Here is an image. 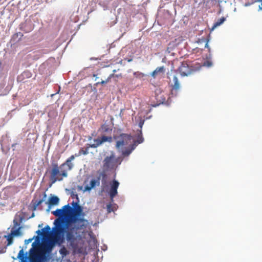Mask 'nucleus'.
I'll list each match as a JSON object with an SVG mask.
<instances>
[{"label":"nucleus","mask_w":262,"mask_h":262,"mask_svg":"<svg viewBox=\"0 0 262 262\" xmlns=\"http://www.w3.org/2000/svg\"><path fill=\"white\" fill-rule=\"evenodd\" d=\"M67 250L64 248L61 249L60 250V254L63 255H66L67 254Z\"/></svg>","instance_id":"28"},{"label":"nucleus","mask_w":262,"mask_h":262,"mask_svg":"<svg viewBox=\"0 0 262 262\" xmlns=\"http://www.w3.org/2000/svg\"><path fill=\"white\" fill-rule=\"evenodd\" d=\"M134 75L135 76H136V77H143L144 76V74H143L142 73H140V72H135L134 73Z\"/></svg>","instance_id":"27"},{"label":"nucleus","mask_w":262,"mask_h":262,"mask_svg":"<svg viewBox=\"0 0 262 262\" xmlns=\"http://www.w3.org/2000/svg\"><path fill=\"white\" fill-rule=\"evenodd\" d=\"M155 70L158 73H164L165 72V68L163 66L157 68Z\"/></svg>","instance_id":"23"},{"label":"nucleus","mask_w":262,"mask_h":262,"mask_svg":"<svg viewBox=\"0 0 262 262\" xmlns=\"http://www.w3.org/2000/svg\"><path fill=\"white\" fill-rule=\"evenodd\" d=\"M114 77L118 78V77H121V74H119V75H118V74L115 75V74H114V76H113V77Z\"/></svg>","instance_id":"34"},{"label":"nucleus","mask_w":262,"mask_h":262,"mask_svg":"<svg viewBox=\"0 0 262 262\" xmlns=\"http://www.w3.org/2000/svg\"><path fill=\"white\" fill-rule=\"evenodd\" d=\"M46 196H47L46 194L45 193H44V194H43V198H46Z\"/></svg>","instance_id":"37"},{"label":"nucleus","mask_w":262,"mask_h":262,"mask_svg":"<svg viewBox=\"0 0 262 262\" xmlns=\"http://www.w3.org/2000/svg\"><path fill=\"white\" fill-rule=\"evenodd\" d=\"M89 149L86 148L85 150H83V149H81L80 150V154H82L84 155H87L88 153H89V151H88Z\"/></svg>","instance_id":"26"},{"label":"nucleus","mask_w":262,"mask_h":262,"mask_svg":"<svg viewBox=\"0 0 262 262\" xmlns=\"http://www.w3.org/2000/svg\"><path fill=\"white\" fill-rule=\"evenodd\" d=\"M6 247H0V254L5 253L6 251Z\"/></svg>","instance_id":"29"},{"label":"nucleus","mask_w":262,"mask_h":262,"mask_svg":"<svg viewBox=\"0 0 262 262\" xmlns=\"http://www.w3.org/2000/svg\"><path fill=\"white\" fill-rule=\"evenodd\" d=\"M112 141V137H107L105 136H102L100 138H98L97 139L94 140L95 142H98L100 145L101 144H102L104 142H111Z\"/></svg>","instance_id":"15"},{"label":"nucleus","mask_w":262,"mask_h":262,"mask_svg":"<svg viewBox=\"0 0 262 262\" xmlns=\"http://www.w3.org/2000/svg\"><path fill=\"white\" fill-rule=\"evenodd\" d=\"M105 177V174L103 172H100L99 176L96 179H93L91 180L90 185H87L84 186V191H90L92 189L94 188L95 186H99L100 184L101 177Z\"/></svg>","instance_id":"8"},{"label":"nucleus","mask_w":262,"mask_h":262,"mask_svg":"<svg viewBox=\"0 0 262 262\" xmlns=\"http://www.w3.org/2000/svg\"><path fill=\"white\" fill-rule=\"evenodd\" d=\"M179 71L181 76H185L192 73L194 70L192 66H190L187 62H183L179 67Z\"/></svg>","instance_id":"10"},{"label":"nucleus","mask_w":262,"mask_h":262,"mask_svg":"<svg viewBox=\"0 0 262 262\" xmlns=\"http://www.w3.org/2000/svg\"><path fill=\"white\" fill-rule=\"evenodd\" d=\"M160 90H157L156 91V94H157V92H160ZM156 99L160 102H163L164 101H165L166 100V99L163 96H159L157 94H156Z\"/></svg>","instance_id":"20"},{"label":"nucleus","mask_w":262,"mask_h":262,"mask_svg":"<svg viewBox=\"0 0 262 262\" xmlns=\"http://www.w3.org/2000/svg\"><path fill=\"white\" fill-rule=\"evenodd\" d=\"M14 236H13L11 233H10L9 235L7 236H5V237L7 238L8 243L7 246H9L13 243V237Z\"/></svg>","instance_id":"21"},{"label":"nucleus","mask_w":262,"mask_h":262,"mask_svg":"<svg viewBox=\"0 0 262 262\" xmlns=\"http://www.w3.org/2000/svg\"><path fill=\"white\" fill-rule=\"evenodd\" d=\"M36 233L38 235H42L43 238L47 237L51 234V228L49 226L47 225L43 229H42V231L38 230L36 231Z\"/></svg>","instance_id":"14"},{"label":"nucleus","mask_w":262,"mask_h":262,"mask_svg":"<svg viewBox=\"0 0 262 262\" xmlns=\"http://www.w3.org/2000/svg\"><path fill=\"white\" fill-rule=\"evenodd\" d=\"M17 216H15V219L13 220V227L11 231V234L15 236L20 235L21 234L20 232V227H19V223L18 220L16 219Z\"/></svg>","instance_id":"12"},{"label":"nucleus","mask_w":262,"mask_h":262,"mask_svg":"<svg viewBox=\"0 0 262 262\" xmlns=\"http://www.w3.org/2000/svg\"><path fill=\"white\" fill-rule=\"evenodd\" d=\"M27 73V72H24V74H26Z\"/></svg>","instance_id":"40"},{"label":"nucleus","mask_w":262,"mask_h":262,"mask_svg":"<svg viewBox=\"0 0 262 262\" xmlns=\"http://www.w3.org/2000/svg\"><path fill=\"white\" fill-rule=\"evenodd\" d=\"M72 211V208L69 205H64L61 209H57L53 211L52 213L56 216L61 217L62 216H67Z\"/></svg>","instance_id":"9"},{"label":"nucleus","mask_w":262,"mask_h":262,"mask_svg":"<svg viewBox=\"0 0 262 262\" xmlns=\"http://www.w3.org/2000/svg\"><path fill=\"white\" fill-rule=\"evenodd\" d=\"M35 237H36V236H33L32 238H29L28 239L25 240V243L26 244H28L31 243L33 239L35 238Z\"/></svg>","instance_id":"31"},{"label":"nucleus","mask_w":262,"mask_h":262,"mask_svg":"<svg viewBox=\"0 0 262 262\" xmlns=\"http://www.w3.org/2000/svg\"><path fill=\"white\" fill-rule=\"evenodd\" d=\"M158 74V73L156 72V71L155 70L151 74V75L154 77L155 78L156 75Z\"/></svg>","instance_id":"33"},{"label":"nucleus","mask_w":262,"mask_h":262,"mask_svg":"<svg viewBox=\"0 0 262 262\" xmlns=\"http://www.w3.org/2000/svg\"><path fill=\"white\" fill-rule=\"evenodd\" d=\"M225 17H222L214 23L211 29L214 30L215 28L220 26L225 21Z\"/></svg>","instance_id":"17"},{"label":"nucleus","mask_w":262,"mask_h":262,"mask_svg":"<svg viewBox=\"0 0 262 262\" xmlns=\"http://www.w3.org/2000/svg\"><path fill=\"white\" fill-rule=\"evenodd\" d=\"M34 216V213H33V214H32V215H31V217H33Z\"/></svg>","instance_id":"39"},{"label":"nucleus","mask_w":262,"mask_h":262,"mask_svg":"<svg viewBox=\"0 0 262 262\" xmlns=\"http://www.w3.org/2000/svg\"><path fill=\"white\" fill-rule=\"evenodd\" d=\"M52 168L50 171V180L52 183L56 181H61L64 177H67L68 173L66 170H59L60 167L57 163H54L52 165Z\"/></svg>","instance_id":"6"},{"label":"nucleus","mask_w":262,"mask_h":262,"mask_svg":"<svg viewBox=\"0 0 262 262\" xmlns=\"http://www.w3.org/2000/svg\"><path fill=\"white\" fill-rule=\"evenodd\" d=\"M114 76V74H111L109 75V76L107 77V78L105 80H102L101 81L97 82L95 84V85H98V84L103 85L104 84H105V83L110 82L111 81V78H113Z\"/></svg>","instance_id":"19"},{"label":"nucleus","mask_w":262,"mask_h":262,"mask_svg":"<svg viewBox=\"0 0 262 262\" xmlns=\"http://www.w3.org/2000/svg\"><path fill=\"white\" fill-rule=\"evenodd\" d=\"M74 204H77V203H74V202L73 203V205H74Z\"/></svg>","instance_id":"41"},{"label":"nucleus","mask_w":262,"mask_h":262,"mask_svg":"<svg viewBox=\"0 0 262 262\" xmlns=\"http://www.w3.org/2000/svg\"><path fill=\"white\" fill-rule=\"evenodd\" d=\"M122 160L120 158H115V154L113 151L110 156L105 157L103 161V169L104 171H108L114 169L118 164H120Z\"/></svg>","instance_id":"5"},{"label":"nucleus","mask_w":262,"mask_h":262,"mask_svg":"<svg viewBox=\"0 0 262 262\" xmlns=\"http://www.w3.org/2000/svg\"><path fill=\"white\" fill-rule=\"evenodd\" d=\"M204 65L206 66L207 67H211L212 66V63L210 61H207L204 62Z\"/></svg>","instance_id":"32"},{"label":"nucleus","mask_w":262,"mask_h":262,"mask_svg":"<svg viewBox=\"0 0 262 262\" xmlns=\"http://www.w3.org/2000/svg\"><path fill=\"white\" fill-rule=\"evenodd\" d=\"M259 10H262V0H261V6H259Z\"/></svg>","instance_id":"36"},{"label":"nucleus","mask_w":262,"mask_h":262,"mask_svg":"<svg viewBox=\"0 0 262 262\" xmlns=\"http://www.w3.org/2000/svg\"><path fill=\"white\" fill-rule=\"evenodd\" d=\"M55 244L49 238L47 241L40 243V237L36 236L35 241L32 244V248L29 250V255L25 253L21 249L17 255L20 262H43L46 259V254L50 253Z\"/></svg>","instance_id":"1"},{"label":"nucleus","mask_w":262,"mask_h":262,"mask_svg":"<svg viewBox=\"0 0 262 262\" xmlns=\"http://www.w3.org/2000/svg\"><path fill=\"white\" fill-rule=\"evenodd\" d=\"M144 141V139L142 136V132L140 131V134L138 136L137 140H134L133 144H136V147L140 143H142Z\"/></svg>","instance_id":"18"},{"label":"nucleus","mask_w":262,"mask_h":262,"mask_svg":"<svg viewBox=\"0 0 262 262\" xmlns=\"http://www.w3.org/2000/svg\"><path fill=\"white\" fill-rule=\"evenodd\" d=\"M84 215L82 207L77 205L73 215L70 217L66 225V237L68 242L73 243L77 238H81L80 231H82V232H83L90 226L89 222L83 218Z\"/></svg>","instance_id":"2"},{"label":"nucleus","mask_w":262,"mask_h":262,"mask_svg":"<svg viewBox=\"0 0 262 262\" xmlns=\"http://www.w3.org/2000/svg\"><path fill=\"white\" fill-rule=\"evenodd\" d=\"M78 155H77L76 154L75 155H72L71 156H70L66 161L65 162H64L63 163H62L60 166V168H61L62 167L65 166H67L68 167V169L67 170H71L73 166H74V164L72 162V161L73 160H74L75 157H77Z\"/></svg>","instance_id":"13"},{"label":"nucleus","mask_w":262,"mask_h":262,"mask_svg":"<svg viewBox=\"0 0 262 262\" xmlns=\"http://www.w3.org/2000/svg\"><path fill=\"white\" fill-rule=\"evenodd\" d=\"M59 199L57 196H52L49 198V201L47 204L49 206L56 205L59 203Z\"/></svg>","instance_id":"16"},{"label":"nucleus","mask_w":262,"mask_h":262,"mask_svg":"<svg viewBox=\"0 0 262 262\" xmlns=\"http://www.w3.org/2000/svg\"><path fill=\"white\" fill-rule=\"evenodd\" d=\"M204 42H205V47L207 48L208 49V51L210 52V48H209V46H208V40H206V39H204Z\"/></svg>","instance_id":"30"},{"label":"nucleus","mask_w":262,"mask_h":262,"mask_svg":"<svg viewBox=\"0 0 262 262\" xmlns=\"http://www.w3.org/2000/svg\"><path fill=\"white\" fill-rule=\"evenodd\" d=\"M167 78L169 79V84L171 87V94L177 96L180 90L181 85L177 77L169 72L167 73Z\"/></svg>","instance_id":"7"},{"label":"nucleus","mask_w":262,"mask_h":262,"mask_svg":"<svg viewBox=\"0 0 262 262\" xmlns=\"http://www.w3.org/2000/svg\"><path fill=\"white\" fill-rule=\"evenodd\" d=\"M116 72V70H113V73L114 74H115L114 73Z\"/></svg>","instance_id":"38"},{"label":"nucleus","mask_w":262,"mask_h":262,"mask_svg":"<svg viewBox=\"0 0 262 262\" xmlns=\"http://www.w3.org/2000/svg\"><path fill=\"white\" fill-rule=\"evenodd\" d=\"M23 216H19L18 219L19 220L20 222H21V221L23 220Z\"/></svg>","instance_id":"35"},{"label":"nucleus","mask_w":262,"mask_h":262,"mask_svg":"<svg viewBox=\"0 0 262 262\" xmlns=\"http://www.w3.org/2000/svg\"><path fill=\"white\" fill-rule=\"evenodd\" d=\"M114 138L116 140V148L124 157H128L136 148V144H133L134 138L130 134L122 133Z\"/></svg>","instance_id":"3"},{"label":"nucleus","mask_w":262,"mask_h":262,"mask_svg":"<svg viewBox=\"0 0 262 262\" xmlns=\"http://www.w3.org/2000/svg\"><path fill=\"white\" fill-rule=\"evenodd\" d=\"M95 143H96L95 144H88L86 148L89 149V148H90V147H91V148H96V147H97L98 146H99V143L98 142H95Z\"/></svg>","instance_id":"24"},{"label":"nucleus","mask_w":262,"mask_h":262,"mask_svg":"<svg viewBox=\"0 0 262 262\" xmlns=\"http://www.w3.org/2000/svg\"><path fill=\"white\" fill-rule=\"evenodd\" d=\"M44 201V199H41L39 200H35V202L33 204L34 205V210H35L36 207L40 205Z\"/></svg>","instance_id":"22"},{"label":"nucleus","mask_w":262,"mask_h":262,"mask_svg":"<svg viewBox=\"0 0 262 262\" xmlns=\"http://www.w3.org/2000/svg\"><path fill=\"white\" fill-rule=\"evenodd\" d=\"M62 221L58 219L54 221V224L57 227V228L55 231L54 234L50 238L54 244H58L60 245L62 244L64 242V237L61 234L63 233H66V227H65L62 226Z\"/></svg>","instance_id":"4"},{"label":"nucleus","mask_w":262,"mask_h":262,"mask_svg":"<svg viewBox=\"0 0 262 262\" xmlns=\"http://www.w3.org/2000/svg\"><path fill=\"white\" fill-rule=\"evenodd\" d=\"M106 208H107V211L108 213H111L112 211H114L112 206L110 204L107 205Z\"/></svg>","instance_id":"25"},{"label":"nucleus","mask_w":262,"mask_h":262,"mask_svg":"<svg viewBox=\"0 0 262 262\" xmlns=\"http://www.w3.org/2000/svg\"><path fill=\"white\" fill-rule=\"evenodd\" d=\"M119 183L117 181L115 180L113 181L109 191L110 196L112 200H113V198L117 195L118 193L117 189L119 187Z\"/></svg>","instance_id":"11"}]
</instances>
